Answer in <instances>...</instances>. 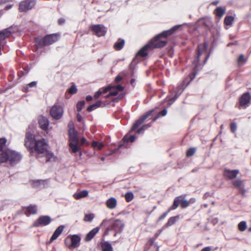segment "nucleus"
Masks as SVG:
<instances>
[{
    "mask_svg": "<svg viewBox=\"0 0 251 251\" xmlns=\"http://www.w3.org/2000/svg\"><path fill=\"white\" fill-rule=\"evenodd\" d=\"M230 130L232 132L234 133L237 129V126L235 123H231L230 125Z\"/></svg>",
    "mask_w": 251,
    "mask_h": 251,
    "instance_id": "nucleus-52",
    "label": "nucleus"
},
{
    "mask_svg": "<svg viewBox=\"0 0 251 251\" xmlns=\"http://www.w3.org/2000/svg\"><path fill=\"white\" fill-rule=\"evenodd\" d=\"M248 60V58H246L243 54L239 55L237 58V62L239 66L244 65Z\"/></svg>",
    "mask_w": 251,
    "mask_h": 251,
    "instance_id": "nucleus-33",
    "label": "nucleus"
},
{
    "mask_svg": "<svg viewBox=\"0 0 251 251\" xmlns=\"http://www.w3.org/2000/svg\"><path fill=\"white\" fill-rule=\"evenodd\" d=\"M113 90L110 92L107 96L106 98H109L110 96H117L118 94V91L116 90L115 89H113Z\"/></svg>",
    "mask_w": 251,
    "mask_h": 251,
    "instance_id": "nucleus-53",
    "label": "nucleus"
},
{
    "mask_svg": "<svg viewBox=\"0 0 251 251\" xmlns=\"http://www.w3.org/2000/svg\"><path fill=\"white\" fill-rule=\"evenodd\" d=\"M171 210H169V208L168 209L167 211L163 213L158 219L157 222L161 221L162 220L166 218V217L167 216L168 213L171 211Z\"/></svg>",
    "mask_w": 251,
    "mask_h": 251,
    "instance_id": "nucleus-49",
    "label": "nucleus"
},
{
    "mask_svg": "<svg viewBox=\"0 0 251 251\" xmlns=\"http://www.w3.org/2000/svg\"><path fill=\"white\" fill-rule=\"evenodd\" d=\"M64 227L65 226L63 225H61L55 229L51 238H50L49 241L50 243H51L58 237V236L61 234V233L63 231Z\"/></svg>",
    "mask_w": 251,
    "mask_h": 251,
    "instance_id": "nucleus-19",
    "label": "nucleus"
},
{
    "mask_svg": "<svg viewBox=\"0 0 251 251\" xmlns=\"http://www.w3.org/2000/svg\"><path fill=\"white\" fill-rule=\"evenodd\" d=\"M71 244L68 245L67 243L68 240H69V237L66 238L65 240V243L69 248H76L79 245L80 241V237L76 234L72 235L70 238Z\"/></svg>",
    "mask_w": 251,
    "mask_h": 251,
    "instance_id": "nucleus-14",
    "label": "nucleus"
},
{
    "mask_svg": "<svg viewBox=\"0 0 251 251\" xmlns=\"http://www.w3.org/2000/svg\"><path fill=\"white\" fill-rule=\"evenodd\" d=\"M207 47L208 44L206 43H203L198 45L197 54L193 62V64L195 65V68L198 67L200 57L202 54L206 52Z\"/></svg>",
    "mask_w": 251,
    "mask_h": 251,
    "instance_id": "nucleus-10",
    "label": "nucleus"
},
{
    "mask_svg": "<svg viewBox=\"0 0 251 251\" xmlns=\"http://www.w3.org/2000/svg\"><path fill=\"white\" fill-rule=\"evenodd\" d=\"M151 126V124H150L144 125L137 130V133L140 134L142 131L144 130Z\"/></svg>",
    "mask_w": 251,
    "mask_h": 251,
    "instance_id": "nucleus-46",
    "label": "nucleus"
},
{
    "mask_svg": "<svg viewBox=\"0 0 251 251\" xmlns=\"http://www.w3.org/2000/svg\"><path fill=\"white\" fill-rule=\"evenodd\" d=\"M234 20V18L231 16H226L224 19V24L226 25H231Z\"/></svg>",
    "mask_w": 251,
    "mask_h": 251,
    "instance_id": "nucleus-35",
    "label": "nucleus"
},
{
    "mask_svg": "<svg viewBox=\"0 0 251 251\" xmlns=\"http://www.w3.org/2000/svg\"><path fill=\"white\" fill-rule=\"evenodd\" d=\"M162 230L161 229L159 230L154 235V239H156L159 235L161 233Z\"/></svg>",
    "mask_w": 251,
    "mask_h": 251,
    "instance_id": "nucleus-57",
    "label": "nucleus"
},
{
    "mask_svg": "<svg viewBox=\"0 0 251 251\" xmlns=\"http://www.w3.org/2000/svg\"><path fill=\"white\" fill-rule=\"evenodd\" d=\"M90 29L98 37L104 36L107 31L106 27L103 25L100 24L92 25Z\"/></svg>",
    "mask_w": 251,
    "mask_h": 251,
    "instance_id": "nucleus-12",
    "label": "nucleus"
},
{
    "mask_svg": "<svg viewBox=\"0 0 251 251\" xmlns=\"http://www.w3.org/2000/svg\"><path fill=\"white\" fill-rule=\"evenodd\" d=\"M65 20L63 18H60L58 20V23L59 25H62L63 24H64L65 23Z\"/></svg>",
    "mask_w": 251,
    "mask_h": 251,
    "instance_id": "nucleus-56",
    "label": "nucleus"
},
{
    "mask_svg": "<svg viewBox=\"0 0 251 251\" xmlns=\"http://www.w3.org/2000/svg\"><path fill=\"white\" fill-rule=\"evenodd\" d=\"M160 116L159 115V113L156 115L152 119V122H155L158 118H159Z\"/></svg>",
    "mask_w": 251,
    "mask_h": 251,
    "instance_id": "nucleus-63",
    "label": "nucleus"
},
{
    "mask_svg": "<svg viewBox=\"0 0 251 251\" xmlns=\"http://www.w3.org/2000/svg\"><path fill=\"white\" fill-rule=\"evenodd\" d=\"M243 181L240 179H237L232 182L233 186L239 189L241 192L242 195H244L245 193V190L242 188L241 186L243 185Z\"/></svg>",
    "mask_w": 251,
    "mask_h": 251,
    "instance_id": "nucleus-23",
    "label": "nucleus"
},
{
    "mask_svg": "<svg viewBox=\"0 0 251 251\" xmlns=\"http://www.w3.org/2000/svg\"><path fill=\"white\" fill-rule=\"evenodd\" d=\"M25 146L30 151H35L38 154H45L46 161H49V159L47 157V155L49 154L48 144L44 139L35 140L34 135L29 131H27L25 134Z\"/></svg>",
    "mask_w": 251,
    "mask_h": 251,
    "instance_id": "nucleus-1",
    "label": "nucleus"
},
{
    "mask_svg": "<svg viewBox=\"0 0 251 251\" xmlns=\"http://www.w3.org/2000/svg\"><path fill=\"white\" fill-rule=\"evenodd\" d=\"M112 87L111 90L112 89H115L116 90L118 91V92L122 91L124 90V87L122 86L121 85H117L116 86H110Z\"/></svg>",
    "mask_w": 251,
    "mask_h": 251,
    "instance_id": "nucleus-50",
    "label": "nucleus"
},
{
    "mask_svg": "<svg viewBox=\"0 0 251 251\" xmlns=\"http://www.w3.org/2000/svg\"><path fill=\"white\" fill-rule=\"evenodd\" d=\"M196 151V149L194 148H189L186 151L187 157H190L193 156L195 154Z\"/></svg>",
    "mask_w": 251,
    "mask_h": 251,
    "instance_id": "nucleus-45",
    "label": "nucleus"
},
{
    "mask_svg": "<svg viewBox=\"0 0 251 251\" xmlns=\"http://www.w3.org/2000/svg\"><path fill=\"white\" fill-rule=\"evenodd\" d=\"M93 148H97L99 150H101L104 147V144L102 143H99L97 141H93L91 144Z\"/></svg>",
    "mask_w": 251,
    "mask_h": 251,
    "instance_id": "nucleus-39",
    "label": "nucleus"
},
{
    "mask_svg": "<svg viewBox=\"0 0 251 251\" xmlns=\"http://www.w3.org/2000/svg\"><path fill=\"white\" fill-rule=\"evenodd\" d=\"M154 239H153V238H150L149 240H148V243L149 244V245L150 246H152L153 244H154Z\"/></svg>",
    "mask_w": 251,
    "mask_h": 251,
    "instance_id": "nucleus-59",
    "label": "nucleus"
},
{
    "mask_svg": "<svg viewBox=\"0 0 251 251\" xmlns=\"http://www.w3.org/2000/svg\"><path fill=\"white\" fill-rule=\"evenodd\" d=\"M226 13V9L221 7H218L214 11V13L216 16L221 18Z\"/></svg>",
    "mask_w": 251,
    "mask_h": 251,
    "instance_id": "nucleus-28",
    "label": "nucleus"
},
{
    "mask_svg": "<svg viewBox=\"0 0 251 251\" xmlns=\"http://www.w3.org/2000/svg\"><path fill=\"white\" fill-rule=\"evenodd\" d=\"M125 44V40L124 39L119 38L118 41L114 44L113 48L116 50H120L123 48Z\"/></svg>",
    "mask_w": 251,
    "mask_h": 251,
    "instance_id": "nucleus-24",
    "label": "nucleus"
},
{
    "mask_svg": "<svg viewBox=\"0 0 251 251\" xmlns=\"http://www.w3.org/2000/svg\"><path fill=\"white\" fill-rule=\"evenodd\" d=\"M151 126V124H150L144 125L137 130V133L140 134L142 131L144 130Z\"/></svg>",
    "mask_w": 251,
    "mask_h": 251,
    "instance_id": "nucleus-48",
    "label": "nucleus"
},
{
    "mask_svg": "<svg viewBox=\"0 0 251 251\" xmlns=\"http://www.w3.org/2000/svg\"><path fill=\"white\" fill-rule=\"evenodd\" d=\"M52 219L49 216L42 215L39 216L32 225V227H39L47 226L50 224Z\"/></svg>",
    "mask_w": 251,
    "mask_h": 251,
    "instance_id": "nucleus-8",
    "label": "nucleus"
},
{
    "mask_svg": "<svg viewBox=\"0 0 251 251\" xmlns=\"http://www.w3.org/2000/svg\"><path fill=\"white\" fill-rule=\"evenodd\" d=\"M136 137L135 135H130L129 136H125L124 138V140L126 142H133L135 141Z\"/></svg>",
    "mask_w": 251,
    "mask_h": 251,
    "instance_id": "nucleus-43",
    "label": "nucleus"
},
{
    "mask_svg": "<svg viewBox=\"0 0 251 251\" xmlns=\"http://www.w3.org/2000/svg\"><path fill=\"white\" fill-rule=\"evenodd\" d=\"M68 134L69 136L70 142L78 143V138L77 134L74 128H71L69 129Z\"/></svg>",
    "mask_w": 251,
    "mask_h": 251,
    "instance_id": "nucleus-18",
    "label": "nucleus"
},
{
    "mask_svg": "<svg viewBox=\"0 0 251 251\" xmlns=\"http://www.w3.org/2000/svg\"><path fill=\"white\" fill-rule=\"evenodd\" d=\"M6 143L7 140L5 138H0V156L5 151V149H4V148L6 146Z\"/></svg>",
    "mask_w": 251,
    "mask_h": 251,
    "instance_id": "nucleus-32",
    "label": "nucleus"
},
{
    "mask_svg": "<svg viewBox=\"0 0 251 251\" xmlns=\"http://www.w3.org/2000/svg\"><path fill=\"white\" fill-rule=\"evenodd\" d=\"M251 103V95L250 93L248 91L244 93L239 97L238 101L236 103L237 107L241 109V108H246Z\"/></svg>",
    "mask_w": 251,
    "mask_h": 251,
    "instance_id": "nucleus-7",
    "label": "nucleus"
},
{
    "mask_svg": "<svg viewBox=\"0 0 251 251\" xmlns=\"http://www.w3.org/2000/svg\"><path fill=\"white\" fill-rule=\"evenodd\" d=\"M88 195V192L87 190H83L80 191L78 193H76L74 195V197L75 199L78 200L82 198H84Z\"/></svg>",
    "mask_w": 251,
    "mask_h": 251,
    "instance_id": "nucleus-34",
    "label": "nucleus"
},
{
    "mask_svg": "<svg viewBox=\"0 0 251 251\" xmlns=\"http://www.w3.org/2000/svg\"><path fill=\"white\" fill-rule=\"evenodd\" d=\"M186 195H181L176 197L173 204L169 207V210L176 209L180 205L181 208H185L190 205V202L185 199Z\"/></svg>",
    "mask_w": 251,
    "mask_h": 251,
    "instance_id": "nucleus-6",
    "label": "nucleus"
},
{
    "mask_svg": "<svg viewBox=\"0 0 251 251\" xmlns=\"http://www.w3.org/2000/svg\"><path fill=\"white\" fill-rule=\"evenodd\" d=\"M81 144H85V143H87V145H89V143H87V142L85 138H82L81 139Z\"/></svg>",
    "mask_w": 251,
    "mask_h": 251,
    "instance_id": "nucleus-60",
    "label": "nucleus"
},
{
    "mask_svg": "<svg viewBox=\"0 0 251 251\" xmlns=\"http://www.w3.org/2000/svg\"><path fill=\"white\" fill-rule=\"evenodd\" d=\"M239 171L238 170H230L226 168L224 171V176L228 179H233L236 177L239 174Z\"/></svg>",
    "mask_w": 251,
    "mask_h": 251,
    "instance_id": "nucleus-15",
    "label": "nucleus"
},
{
    "mask_svg": "<svg viewBox=\"0 0 251 251\" xmlns=\"http://www.w3.org/2000/svg\"><path fill=\"white\" fill-rule=\"evenodd\" d=\"M179 218V216L178 215L170 217L165 224L164 226L168 227L173 225Z\"/></svg>",
    "mask_w": 251,
    "mask_h": 251,
    "instance_id": "nucleus-27",
    "label": "nucleus"
},
{
    "mask_svg": "<svg viewBox=\"0 0 251 251\" xmlns=\"http://www.w3.org/2000/svg\"><path fill=\"white\" fill-rule=\"evenodd\" d=\"M196 73L192 72L185 77L182 82L177 87L176 91L174 96H168L166 99L169 104H171L175 101L178 97L180 95L183 90L190 83L191 81L193 80L196 76Z\"/></svg>",
    "mask_w": 251,
    "mask_h": 251,
    "instance_id": "nucleus-5",
    "label": "nucleus"
},
{
    "mask_svg": "<svg viewBox=\"0 0 251 251\" xmlns=\"http://www.w3.org/2000/svg\"><path fill=\"white\" fill-rule=\"evenodd\" d=\"M78 143L70 142L69 147L71 151L73 153H76L78 151Z\"/></svg>",
    "mask_w": 251,
    "mask_h": 251,
    "instance_id": "nucleus-36",
    "label": "nucleus"
},
{
    "mask_svg": "<svg viewBox=\"0 0 251 251\" xmlns=\"http://www.w3.org/2000/svg\"><path fill=\"white\" fill-rule=\"evenodd\" d=\"M199 25L205 27L206 28H208L210 25V21L209 20H200L199 21Z\"/></svg>",
    "mask_w": 251,
    "mask_h": 251,
    "instance_id": "nucleus-37",
    "label": "nucleus"
},
{
    "mask_svg": "<svg viewBox=\"0 0 251 251\" xmlns=\"http://www.w3.org/2000/svg\"><path fill=\"white\" fill-rule=\"evenodd\" d=\"M154 110H151L147 112L144 115L141 116L140 118L136 121V122L133 124L132 127L131 128V131L135 130L136 129L140 126H141L143 122L148 118H149L153 112Z\"/></svg>",
    "mask_w": 251,
    "mask_h": 251,
    "instance_id": "nucleus-13",
    "label": "nucleus"
},
{
    "mask_svg": "<svg viewBox=\"0 0 251 251\" xmlns=\"http://www.w3.org/2000/svg\"><path fill=\"white\" fill-rule=\"evenodd\" d=\"M167 113V110L166 109H164L163 110H162L161 112L159 113V114L160 116H165Z\"/></svg>",
    "mask_w": 251,
    "mask_h": 251,
    "instance_id": "nucleus-54",
    "label": "nucleus"
},
{
    "mask_svg": "<svg viewBox=\"0 0 251 251\" xmlns=\"http://www.w3.org/2000/svg\"><path fill=\"white\" fill-rule=\"evenodd\" d=\"M95 218V215L93 213L85 214L83 220L85 222H91Z\"/></svg>",
    "mask_w": 251,
    "mask_h": 251,
    "instance_id": "nucleus-41",
    "label": "nucleus"
},
{
    "mask_svg": "<svg viewBox=\"0 0 251 251\" xmlns=\"http://www.w3.org/2000/svg\"><path fill=\"white\" fill-rule=\"evenodd\" d=\"M112 228L115 230H121L123 227V224L120 220H116L112 224Z\"/></svg>",
    "mask_w": 251,
    "mask_h": 251,
    "instance_id": "nucleus-29",
    "label": "nucleus"
},
{
    "mask_svg": "<svg viewBox=\"0 0 251 251\" xmlns=\"http://www.w3.org/2000/svg\"><path fill=\"white\" fill-rule=\"evenodd\" d=\"M0 40H4L5 38L8 37L11 33L9 28H6L2 31H0Z\"/></svg>",
    "mask_w": 251,
    "mask_h": 251,
    "instance_id": "nucleus-30",
    "label": "nucleus"
},
{
    "mask_svg": "<svg viewBox=\"0 0 251 251\" xmlns=\"http://www.w3.org/2000/svg\"><path fill=\"white\" fill-rule=\"evenodd\" d=\"M100 230V227H96L94 228H93L92 230H91L90 231H89L87 235H86L84 241L85 242H89L97 234V233H98V232Z\"/></svg>",
    "mask_w": 251,
    "mask_h": 251,
    "instance_id": "nucleus-20",
    "label": "nucleus"
},
{
    "mask_svg": "<svg viewBox=\"0 0 251 251\" xmlns=\"http://www.w3.org/2000/svg\"><path fill=\"white\" fill-rule=\"evenodd\" d=\"M50 116L55 120L61 119L64 113L63 107L58 104H55L50 109Z\"/></svg>",
    "mask_w": 251,
    "mask_h": 251,
    "instance_id": "nucleus-11",
    "label": "nucleus"
},
{
    "mask_svg": "<svg viewBox=\"0 0 251 251\" xmlns=\"http://www.w3.org/2000/svg\"><path fill=\"white\" fill-rule=\"evenodd\" d=\"M60 37L59 33L47 34L44 37H37L35 38V46L37 49H42L44 47L48 46L56 42Z\"/></svg>",
    "mask_w": 251,
    "mask_h": 251,
    "instance_id": "nucleus-4",
    "label": "nucleus"
},
{
    "mask_svg": "<svg viewBox=\"0 0 251 251\" xmlns=\"http://www.w3.org/2000/svg\"><path fill=\"white\" fill-rule=\"evenodd\" d=\"M160 116L159 115V113L156 115L152 119V122H155L158 118H159Z\"/></svg>",
    "mask_w": 251,
    "mask_h": 251,
    "instance_id": "nucleus-64",
    "label": "nucleus"
},
{
    "mask_svg": "<svg viewBox=\"0 0 251 251\" xmlns=\"http://www.w3.org/2000/svg\"><path fill=\"white\" fill-rule=\"evenodd\" d=\"M36 4V0H24L20 2L18 9L21 12H27L34 8Z\"/></svg>",
    "mask_w": 251,
    "mask_h": 251,
    "instance_id": "nucleus-9",
    "label": "nucleus"
},
{
    "mask_svg": "<svg viewBox=\"0 0 251 251\" xmlns=\"http://www.w3.org/2000/svg\"><path fill=\"white\" fill-rule=\"evenodd\" d=\"M92 97L91 96H87L86 97V100L87 101H91L92 100Z\"/></svg>",
    "mask_w": 251,
    "mask_h": 251,
    "instance_id": "nucleus-62",
    "label": "nucleus"
},
{
    "mask_svg": "<svg viewBox=\"0 0 251 251\" xmlns=\"http://www.w3.org/2000/svg\"><path fill=\"white\" fill-rule=\"evenodd\" d=\"M151 126V124H150L144 125L137 130V133L140 134L142 131L144 130Z\"/></svg>",
    "mask_w": 251,
    "mask_h": 251,
    "instance_id": "nucleus-47",
    "label": "nucleus"
},
{
    "mask_svg": "<svg viewBox=\"0 0 251 251\" xmlns=\"http://www.w3.org/2000/svg\"><path fill=\"white\" fill-rule=\"evenodd\" d=\"M112 88V87L110 86H108L105 88L103 89L102 90H101V89H99L98 91H97L94 96V97L95 99H98L102 93H106L109 91L111 90Z\"/></svg>",
    "mask_w": 251,
    "mask_h": 251,
    "instance_id": "nucleus-26",
    "label": "nucleus"
},
{
    "mask_svg": "<svg viewBox=\"0 0 251 251\" xmlns=\"http://www.w3.org/2000/svg\"><path fill=\"white\" fill-rule=\"evenodd\" d=\"M238 230L241 232L244 231L247 228V223L245 221H241L238 225Z\"/></svg>",
    "mask_w": 251,
    "mask_h": 251,
    "instance_id": "nucleus-38",
    "label": "nucleus"
},
{
    "mask_svg": "<svg viewBox=\"0 0 251 251\" xmlns=\"http://www.w3.org/2000/svg\"><path fill=\"white\" fill-rule=\"evenodd\" d=\"M38 123L40 127L44 130H46L48 128L49 121L47 118L45 117L41 116L39 118Z\"/></svg>",
    "mask_w": 251,
    "mask_h": 251,
    "instance_id": "nucleus-21",
    "label": "nucleus"
},
{
    "mask_svg": "<svg viewBox=\"0 0 251 251\" xmlns=\"http://www.w3.org/2000/svg\"><path fill=\"white\" fill-rule=\"evenodd\" d=\"M22 210L23 213L28 216L36 214L37 213V207L36 205L30 204L28 206L23 207Z\"/></svg>",
    "mask_w": 251,
    "mask_h": 251,
    "instance_id": "nucleus-16",
    "label": "nucleus"
},
{
    "mask_svg": "<svg viewBox=\"0 0 251 251\" xmlns=\"http://www.w3.org/2000/svg\"><path fill=\"white\" fill-rule=\"evenodd\" d=\"M77 89L75 85H72L70 88L67 90V92L72 95L76 93Z\"/></svg>",
    "mask_w": 251,
    "mask_h": 251,
    "instance_id": "nucleus-44",
    "label": "nucleus"
},
{
    "mask_svg": "<svg viewBox=\"0 0 251 251\" xmlns=\"http://www.w3.org/2000/svg\"><path fill=\"white\" fill-rule=\"evenodd\" d=\"M100 246L102 251H113L111 244L107 241L101 243Z\"/></svg>",
    "mask_w": 251,
    "mask_h": 251,
    "instance_id": "nucleus-25",
    "label": "nucleus"
},
{
    "mask_svg": "<svg viewBox=\"0 0 251 251\" xmlns=\"http://www.w3.org/2000/svg\"><path fill=\"white\" fill-rule=\"evenodd\" d=\"M117 200L115 198L111 197L108 199L106 201V205L109 209H114L117 205Z\"/></svg>",
    "mask_w": 251,
    "mask_h": 251,
    "instance_id": "nucleus-22",
    "label": "nucleus"
},
{
    "mask_svg": "<svg viewBox=\"0 0 251 251\" xmlns=\"http://www.w3.org/2000/svg\"><path fill=\"white\" fill-rule=\"evenodd\" d=\"M178 27V26H175L170 30L164 31L151 39L148 43L151 50H153L155 48H162L165 47L167 43V41L162 40L161 38L162 37L167 38L169 35H172Z\"/></svg>",
    "mask_w": 251,
    "mask_h": 251,
    "instance_id": "nucleus-2",
    "label": "nucleus"
},
{
    "mask_svg": "<svg viewBox=\"0 0 251 251\" xmlns=\"http://www.w3.org/2000/svg\"><path fill=\"white\" fill-rule=\"evenodd\" d=\"M85 103V102L84 100H81L77 102L76 104V109L78 112L81 111L83 106H84Z\"/></svg>",
    "mask_w": 251,
    "mask_h": 251,
    "instance_id": "nucleus-42",
    "label": "nucleus"
},
{
    "mask_svg": "<svg viewBox=\"0 0 251 251\" xmlns=\"http://www.w3.org/2000/svg\"><path fill=\"white\" fill-rule=\"evenodd\" d=\"M125 200L126 202H130L134 198V195L133 193L130 192H127L126 193L125 196Z\"/></svg>",
    "mask_w": 251,
    "mask_h": 251,
    "instance_id": "nucleus-40",
    "label": "nucleus"
},
{
    "mask_svg": "<svg viewBox=\"0 0 251 251\" xmlns=\"http://www.w3.org/2000/svg\"><path fill=\"white\" fill-rule=\"evenodd\" d=\"M76 118L78 122H81V116L79 113L77 114L76 115Z\"/></svg>",
    "mask_w": 251,
    "mask_h": 251,
    "instance_id": "nucleus-61",
    "label": "nucleus"
},
{
    "mask_svg": "<svg viewBox=\"0 0 251 251\" xmlns=\"http://www.w3.org/2000/svg\"><path fill=\"white\" fill-rule=\"evenodd\" d=\"M37 85V82L36 81H32L29 83H28L27 85V87L26 88H25V92H27L28 91V88L27 87H34L36 86Z\"/></svg>",
    "mask_w": 251,
    "mask_h": 251,
    "instance_id": "nucleus-51",
    "label": "nucleus"
},
{
    "mask_svg": "<svg viewBox=\"0 0 251 251\" xmlns=\"http://www.w3.org/2000/svg\"><path fill=\"white\" fill-rule=\"evenodd\" d=\"M151 50H152L148 43L138 51L136 55L142 57H145L148 56L149 52Z\"/></svg>",
    "mask_w": 251,
    "mask_h": 251,
    "instance_id": "nucleus-17",
    "label": "nucleus"
},
{
    "mask_svg": "<svg viewBox=\"0 0 251 251\" xmlns=\"http://www.w3.org/2000/svg\"><path fill=\"white\" fill-rule=\"evenodd\" d=\"M201 251H212V248L211 247H206L203 248Z\"/></svg>",
    "mask_w": 251,
    "mask_h": 251,
    "instance_id": "nucleus-58",
    "label": "nucleus"
},
{
    "mask_svg": "<svg viewBox=\"0 0 251 251\" xmlns=\"http://www.w3.org/2000/svg\"><path fill=\"white\" fill-rule=\"evenodd\" d=\"M22 158V154L14 150L6 149L0 156V163L8 162L11 165L18 163Z\"/></svg>",
    "mask_w": 251,
    "mask_h": 251,
    "instance_id": "nucleus-3",
    "label": "nucleus"
},
{
    "mask_svg": "<svg viewBox=\"0 0 251 251\" xmlns=\"http://www.w3.org/2000/svg\"><path fill=\"white\" fill-rule=\"evenodd\" d=\"M101 105V101H100V100H98L96 102H95V103H94V104H93L92 105H89L87 107V110L88 112H91V111L96 109V108L100 107Z\"/></svg>",
    "mask_w": 251,
    "mask_h": 251,
    "instance_id": "nucleus-31",
    "label": "nucleus"
},
{
    "mask_svg": "<svg viewBox=\"0 0 251 251\" xmlns=\"http://www.w3.org/2000/svg\"><path fill=\"white\" fill-rule=\"evenodd\" d=\"M122 79V77L120 75H117L115 78V81L116 82H119Z\"/></svg>",
    "mask_w": 251,
    "mask_h": 251,
    "instance_id": "nucleus-55",
    "label": "nucleus"
}]
</instances>
